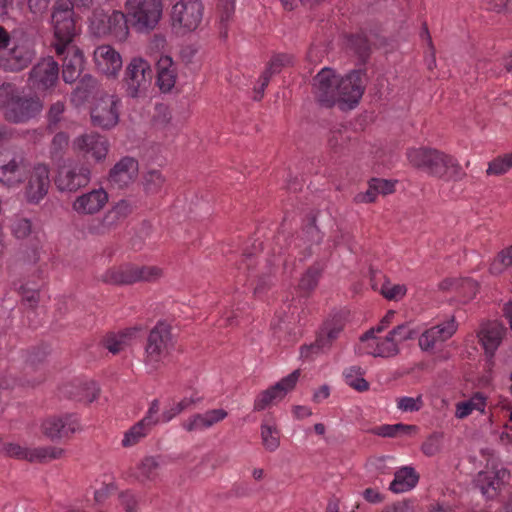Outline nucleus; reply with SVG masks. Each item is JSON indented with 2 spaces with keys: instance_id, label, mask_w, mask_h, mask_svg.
<instances>
[{
  "instance_id": "1",
  "label": "nucleus",
  "mask_w": 512,
  "mask_h": 512,
  "mask_svg": "<svg viewBox=\"0 0 512 512\" xmlns=\"http://www.w3.org/2000/svg\"><path fill=\"white\" fill-rule=\"evenodd\" d=\"M36 57L35 39L22 28L9 34L0 26V67L18 72L28 67Z\"/></svg>"
},
{
  "instance_id": "2",
  "label": "nucleus",
  "mask_w": 512,
  "mask_h": 512,
  "mask_svg": "<svg viewBox=\"0 0 512 512\" xmlns=\"http://www.w3.org/2000/svg\"><path fill=\"white\" fill-rule=\"evenodd\" d=\"M417 334V329L410 323L395 326L385 336H377L375 330H369L360 338L361 349L373 357L392 358L400 353L401 343L414 339Z\"/></svg>"
},
{
  "instance_id": "3",
  "label": "nucleus",
  "mask_w": 512,
  "mask_h": 512,
  "mask_svg": "<svg viewBox=\"0 0 512 512\" xmlns=\"http://www.w3.org/2000/svg\"><path fill=\"white\" fill-rule=\"evenodd\" d=\"M0 107L4 117L12 123H25L42 111L43 104L36 96H25L13 85L0 87Z\"/></svg>"
},
{
  "instance_id": "4",
  "label": "nucleus",
  "mask_w": 512,
  "mask_h": 512,
  "mask_svg": "<svg viewBox=\"0 0 512 512\" xmlns=\"http://www.w3.org/2000/svg\"><path fill=\"white\" fill-rule=\"evenodd\" d=\"M204 4L201 0H179L171 8L169 22L177 34L195 31L202 23Z\"/></svg>"
},
{
  "instance_id": "5",
  "label": "nucleus",
  "mask_w": 512,
  "mask_h": 512,
  "mask_svg": "<svg viewBox=\"0 0 512 512\" xmlns=\"http://www.w3.org/2000/svg\"><path fill=\"white\" fill-rule=\"evenodd\" d=\"M92 178L91 167L79 160H67L57 170L55 185L60 192L75 193L86 187Z\"/></svg>"
},
{
  "instance_id": "6",
  "label": "nucleus",
  "mask_w": 512,
  "mask_h": 512,
  "mask_svg": "<svg viewBox=\"0 0 512 512\" xmlns=\"http://www.w3.org/2000/svg\"><path fill=\"white\" fill-rule=\"evenodd\" d=\"M29 162L20 152L0 150V184L9 188L19 187L27 178Z\"/></svg>"
},
{
  "instance_id": "7",
  "label": "nucleus",
  "mask_w": 512,
  "mask_h": 512,
  "mask_svg": "<svg viewBox=\"0 0 512 512\" xmlns=\"http://www.w3.org/2000/svg\"><path fill=\"white\" fill-rule=\"evenodd\" d=\"M126 10L139 32H150L160 20V0H127Z\"/></svg>"
},
{
  "instance_id": "8",
  "label": "nucleus",
  "mask_w": 512,
  "mask_h": 512,
  "mask_svg": "<svg viewBox=\"0 0 512 512\" xmlns=\"http://www.w3.org/2000/svg\"><path fill=\"white\" fill-rule=\"evenodd\" d=\"M91 27L96 35H109L118 41L125 40L129 34L126 16L120 11H113L111 14L95 11L91 19Z\"/></svg>"
},
{
  "instance_id": "9",
  "label": "nucleus",
  "mask_w": 512,
  "mask_h": 512,
  "mask_svg": "<svg viewBox=\"0 0 512 512\" xmlns=\"http://www.w3.org/2000/svg\"><path fill=\"white\" fill-rule=\"evenodd\" d=\"M153 71L148 61L135 57L127 65L124 84L130 97H137L145 92L151 84Z\"/></svg>"
},
{
  "instance_id": "10",
  "label": "nucleus",
  "mask_w": 512,
  "mask_h": 512,
  "mask_svg": "<svg viewBox=\"0 0 512 512\" xmlns=\"http://www.w3.org/2000/svg\"><path fill=\"white\" fill-rule=\"evenodd\" d=\"M74 5L76 4L72 0H58L54 5L52 23L56 43L71 42L76 34V25L73 18Z\"/></svg>"
},
{
  "instance_id": "11",
  "label": "nucleus",
  "mask_w": 512,
  "mask_h": 512,
  "mask_svg": "<svg viewBox=\"0 0 512 512\" xmlns=\"http://www.w3.org/2000/svg\"><path fill=\"white\" fill-rule=\"evenodd\" d=\"M364 92V77L360 71H352L339 78L336 103L341 109H352L360 101Z\"/></svg>"
},
{
  "instance_id": "12",
  "label": "nucleus",
  "mask_w": 512,
  "mask_h": 512,
  "mask_svg": "<svg viewBox=\"0 0 512 512\" xmlns=\"http://www.w3.org/2000/svg\"><path fill=\"white\" fill-rule=\"evenodd\" d=\"M24 194L29 203H39L48 193L50 187V170L46 164L38 163L29 171L26 178Z\"/></svg>"
},
{
  "instance_id": "13",
  "label": "nucleus",
  "mask_w": 512,
  "mask_h": 512,
  "mask_svg": "<svg viewBox=\"0 0 512 512\" xmlns=\"http://www.w3.org/2000/svg\"><path fill=\"white\" fill-rule=\"evenodd\" d=\"M55 51L58 55H63L62 77L66 83L75 82L84 69V57L80 49L71 42L55 43Z\"/></svg>"
},
{
  "instance_id": "14",
  "label": "nucleus",
  "mask_w": 512,
  "mask_h": 512,
  "mask_svg": "<svg viewBox=\"0 0 512 512\" xmlns=\"http://www.w3.org/2000/svg\"><path fill=\"white\" fill-rule=\"evenodd\" d=\"M427 174L444 181H461L466 176L459 161L454 156L437 149Z\"/></svg>"
},
{
  "instance_id": "15",
  "label": "nucleus",
  "mask_w": 512,
  "mask_h": 512,
  "mask_svg": "<svg viewBox=\"0 0 512 512\" xmlns=\"http://www.w3.org/2000/svg\"><path fill=\"white\" fill-rule=\"evenodd\" d=\"M159 421V407L155 400L144 418L135 423L124 433L121 445L124 448L137 445L156 428Z\"/></svg>"
},
{
  "instance_id": "16",
  "label": "nucleus",
  "mask_w": 512,
  "mask_h": 512,
  "mask_svg": "<svg viewBox=\"0 0 512 512\" xmlns=\"http://www.w3.org/2000/svg\"><path fill=\"white\" fill-rule=\"evenodd\" d=\"M119 103L120 100L112 95L100 97L91 110L93 125L102 129L114 127L119 120Z\"/></svg>"
},
{
  "instance_id": "17",
  "label": "nucleus",
  "mask_w": 512,
  "mask_h": 512,
  "mask_svg": "<svg viewBox=\"0 0 512 512\" xmlns=\"http://www.w3.org/2000/svg\"><path fill=\"white\" fill-rule=\"evenodd\" d=\"M300 376V371L295 370L274 386L267 390L262 391L254 401V410L261 411L269 407L270 405L280 401L285 395L294 389Z\"/></svg>"
},
{
  "instance_id": "18",
  "label": "nucleus",
  "mask_w": 512,
  "mask_h": 512,
  "mask_svg": "<svg viewBox=\"0 0 512 512\" xmlns=\"http://www.w3.org/2000/svg\"><path fill=\"white\" fill-rule=\"evenodd\" d=\"M457 328L455 317L451 316L444 322L424 330L418 338L419 348L424 352L433 351L437 344L450 339Z\"/></svg>"
},
{
  "instance_id": "19",
  "label": "nucleus",
  "mask_w": 512,
  "mask_h": 512,
  "mask_svg": "<svg viewBox=\"0 0 512 512\" xmlns=\"http://www.w3.org/2000/svg\"><path fill=\"white\" fill-rule=\"evenodd\" d=\"M158 273L156 267L127 266L111 269L102 275V280L109 284H132L139 280H151Z\"/></svg>"
},
{
  "instance_id": "20",
  "label": "nucleus",
  "mask_w": 512,
  "mask_h": 512,
  "mask_svg": "<svg viewBox=\"0 0 512 512\" xmlns=\"http://www.w3.org/2000/svg\"><path fill=\"white\" fill-rule=\"evenodd\" d=\"M138 172V161L133 157L125 156L110 169L108 182L113 188L126 189L136 181Z\"/></svg>"
},
{
  "instance_id": "21",
  "label": "nucleus",
  "mask_w": 512,
  "mask_h": 512,
  "mask_svg": "<svg viewBox=\"0 0 512 512\" xmlns=\"http://www.w3.org/2000/svg\"><path fill=\"white\" fill-rule=\"evenodd\" d=\"M59 77L58 63L49 57L38 62L29 73L30 85L38 90L45 91L52 88Z\"/></svg>"
},
{
  "instance_id": "22",
  "label": "nucleus",
  "mask_w": 512,
  "mask_h": 512,
  "mask_svg": "<svg viewBox=\"0 0 512 512\" xmlns=\"http://www.w3.org/2000/svg\"><path fill=\"white\" fill-rule=\"evenodd\" d=\"M339 77L329 68H323L314 77L313 90L319 102L331 106L337 101V86Z\"/></svg>"
},
{
  "instance_id": "23",
  "label": "nucleus",
  "mask_w": 512,
  "mask_h": 512,
  "mask_svg": "<svg viewBox=\"0 0 512 512\" xmlns=\"http://www.w3.org/2000/svg\"><path fill=\"white\" fill-rule=\"evenodd\" d=\"M72 147L75 151L91 156L98 162L103 161L109 151L107 139L97 133H85L73 140Z\"/></svg>"
},
{
  "instance_id": "24",
  "label": "nucleus",
  "mask_w": 512,
  "mask_h": 512,
  "mask_svg": "<svg viewBox=\"0 0 512 512\" xmlns=\"http://www.w3.org/2000/svg\"><path fill=\"white\" fill-rule=\"evenodd\" d=\"M108 202V193L103 188L92 189L75 198L72 210L78 215H94L100 212Z\"/></svg>"
},
{
  "instance_id": "25",
  "label": "nucleus",
  "mask_w": 512,
  "mask_h": 512,
  "mask_svg": "<svg viewBox=\"0 0 512 512\" xmlns=\"http://www.w3.org/2000/svg\"><path fill=\"white\" fill-rule=\"evenodd\" d=\"M42 428L44 434L51 439L69 437L81 430L78 418L72 414L47 419Z\"/></svg>"
},
{
  "instance_id": "26",
  "label": "nucleus",
  "mask_w": 512,
  "mask_h": 512,
  "mask_svg": "<svg viewBox=\"0 0 512 512\" xmlns=\"http://www.w3.org/2000/svg\"><path fill=\"white\" fill-rule=\"evenodd\" d=\"M97 68L108 76H115L122 67L120 54L109 45H101L94 51Z\"/></svg>"
},
{
  "instance_id": "27",
  "label": "nucleus",
  "mask_w": 512,
  "mask_h": 512,
  "mask_svg": "<svg viewBox=\"0 0 512 512\" xmlns=\"http://www.w3.org/2000/svg\"><path fill=\"white\" fill-rule=\"evenodd\" d=\"M509 479V472L505 468H495L480 472L476 482L482 494L488 498L493 497L500 486Z\"/></svg>"
},
{
  "instance_id": "28",
  "label": "nucleus",
  "mask_w": 512,
  "mask_h": 512,
  "mask_svg": "<svg viewBox=\"0 0 512 512\" xmlns=\"http://www.w3.org/2000/svg\"><path fill=\"white\" fill-rule=\"evenodd\" d=\"M227 415L224 409H212L204 413H197L183 422V428L189 432L204 431L224 420Z\"/></svg>"
},
{
  "instance_id": "29",
  "label": "nucleus",
  "mask_w": 512,
  "mask_h": 512,
  "mask_svg": "<svg viewBox=\"0 0 512 512\" xmlns=\"http://www.w3.org/2000/svg\"><path fill=\"white\" fill-rule=\"evenodd\" d=\"M505 328L498 322H488L481 325L478 332L479 342L485 353L492 356L500 345Z\"/></svg>"
},
{
  "instance_id": "30",
  "label": "nucleus",
  "mask_w": 512,
  "mask_h": 512,
  "mask_svg": "<svg viewBox=\"0 0 512 512\" xmlns=\"http://www.w3.org/2000/svg\"><path fill=\"white\" fill-rule=\"evenodd\" d=\"M61 394L76 401L91 403L98 397L99 388L95 382L77 381L62 386Z\"/></svg>"
},
{
  "instance_id": "31",
  "label": "nucleus",
  "mask_w": 512,
  "mask_h": 512,
  "mask_svg": "<svg viewBox=\"0 0 512 512\" xmlns=\"http://www.w3.org/2000/svg\"><path fill=\"white\" fill-rule=\"evenodd\" d=\"M260 437L265 450L274 452L280 447V429L273 417H265L262 420Z\"/></svg>"
},
{
  "instance_id": "32",
  "label": "nucleus",
  "mask_w": 512,
  "mask_h": 512,
  "mask_svg": "<svg viewBox=\"0 0 512 512\" xmlns=\"http://www.w3.org/2000/svg\"><path fill=\"white\" fill-rule=\"evenodd\" d=\"M419 477L412 467H403L395 472L390 484V490L394 493H404L416 486Z\"/></svg>"
},
{
  "instance_id": "33",
  "label": "nucleus",
  "mask_w": 512,
  "mask_h": 512,
  "mask_svg": "<svg viewBox=\"0 0 512 512\" xmlns=\"http://www.w3.org/2000/svg\"><path fill=\"white\" fill-rule=\"evenodd\" d=\"M436 149L429 147H411L406 151L409 164L428 173Z\"/></svg>"
},
{
  "instance_id": "34",
  "label": "nucleus",
  "mask_w": 512,
  "mask_h": 512,
  "mask_svg": "<svg viewBox=\"0 0 512 512\" xmlns=\"http://www.w3.org/2000/svg\"><path fill=\"white\" fill-rule=\"evenodd\" d=\"M136 332L137 328H128L117 334L111 333L105 337L104 346L112 354H118L130 345Z\"/></svg>"
},
{
  "instance_id": "35",
  "label": "nucleus",
  "mask_w": 512,
  "mask_h": 512,
  "mask_svg": "<svg viewBox=\"0 0 512 512\" xmlns=\"http://www.w3.org/2000/svg\"><path fill=\"white\" fill-rule=\"evenodd\" d=\"M158 322L151 330L145 349V363L153 370H156L160 362V331Z\"/></svg>"
},
{
  "instance_id": "36",
  "label": "nucleus",
  "mask_w": 512,
  "mask_h": 512,
  "mask_svg": "<svg viewBox=\"0 0 512 512\" xmlns=\"http://www.w3.org/2000/svg\"><path fill=\"white\" fill-rule=\"evenodd\" d=\"M485 409L486 397L481 393H476L470 399L456 404L455 417L464 419L474 411L484 413Z\"/></svg>"
},
{
  "instance_id": "37",
  "label": "nucleus",
  "mask_w": 512,
  "mask_h": 512,
  "mask_svg": "<svg viewBox=\"0 0 512 512\" xmlns=\"http://www.w3.org/2000/svg\"><path fill=\"white\" fill-rule=\"evenodd\" d=\"M372 432L382 437L413 436L418 432V427L403 423L384 424L375 427Z\"/></svg>"
},
{
  "instance_id": "38",
  "label": "nucleus",
  "mask_w": 512,
  "mask_h": 512,
  "mask_svg": "<svg viewBox=\"0 0 512 512\" xmlns=\"http://www.w3.org/2000/svg\"><path fill=\"white\" fill-rule=\"evenodd\" d=\"M178 79V65L170 56L162 55V93L172 92Z\"/></svg>"
},
{
  "instance_id": "39",
  "label": "nucleus",
  "mask_w": 512,
  "mask_h": 512,
  "mask_svg": "<svg viewBox=\"0 0 512 512\" xmlns=\"http://www.w3.org/2000/svg\"><path fill=\"white\" fill-rule=\"evenodd\" d=\"M343 329L341 319H333L326 321L318 335L319 345L324 346L328 350L332 342L339 336Z\"/></svg>"
},
{
  "instance_id": "40",
  "label": "nucleus",
  "mask_w": 512,
  "mask_h": 512,
  "mask_svg": "<svg viewBox=\"0 0 512 512\" xmlns=\"http://www.w3.org/2000/svg\"><path fill=\"white\" fill-rule=\"evenodd\" d=\"M440 287L444 290H459L467 298H472L477 292V283L471 279H446L441 282Z\"/></svg>"
},
{
  "instance_id": "41",
  "label": "nucleus",
  "mask_w": 512,
  "mask_h": 512,
  "mask_svg": "<svg viewBox=\"0 0 512 512\" xmlns=\"http://www.w3.org/2000/svg\"><path fill=\"white\" fill-rule=\"evenodd\" d=\"M201 400V397L194 394L189 397H184L181 400L172 403V405L164 413H162V421L172 420L178 414L191 408L195 404L199 403Z\"/></svg>"
},
{
  "instance_id": "42",
  "label": "nucleus",
  "mask_w": 512,
  "mask_h": 512,
  "mask_svg": "<svg viewBox=\"0 0 512 512\" xmlns=\"http://www.w3.org/2000/svg\"><path fill=\"white\" fill-rule=\"evenodd\" d=\"M97 81L91 75H84L78 82L72 93V101L84 102L96 88Z\"/></svg>"
},
{
  "instance_id": "43",
  "label": "nucleus",
  "mask_w": 512,
  "mask_h": 512,
  "mask_svg": "<svg viewBox=\"0 0 512 512\" xmlns=\"http://www.w3.org/2000/svg\"><path fill=\"white\" fill-rule=\"evenodd\" d=\"M159 464L155 457H146L138 466L137 478L145 483L158 476Z\"/></svg>"
},
{
  "instance_id": "44",
  "label": "nucleus",
  "mask_w": 512,
  "mask_h": 512,
  "mask_svg": "<svg viewBox=\"0 0 512 512\" xmlns=\"http://www.w3.org/2000/svg\"><path fill=\"white\" fill-rule=\"evenodd\" d=\"M344 379L348 386L351 388L363 392L368 390L369 384L364 379L363 373L360 368L358 367H349L347 368L344 373Z\"/></svg>"
},
{
  "instance_id": "45",
  "label": "nucleus",
  "mask_w": 512,
  "mask_h": 512,
  "mask_svg": "<svg viewBox=\"0 0 512 512\" xmlns=\"http://www.w3.org/2000/svg\"><path fill=\"white\" fill-rule=\"evenodd\" d=\"M235 12V0H220L217 5V18L221 30H226Z\"/></svg>"
},
{
  "instance_id": "46",
  "label": "nucleus",
  "mask_w": 512,
  "mask_h": 512,
  "mask_svg": "<svg viewBox=\"0 0 512 512\" xmlns=\"http://www.w3.org/2000/svg\"><path fill=\"white\" fill-rule=\"evenodd\" d=\"M0 450L10 457L34 462L35 448L30 449L21 447L15 443H4L2 444Z\"/></svg>"
},
{
  "instance_id": "47",
  "label": "nucleus",
  "mask_w": 512,
  "mask_h": 512,
  "mask_svg": "<svg viewBox=\"0 0 512 512\" xmlns=\"http://www.w3.org/2000/svg\"><path fill=\"white\" fill-rule=\"evenodd\" d=\"M423 406L424 400L421 394L415 397L401 396L396 399V407L403 413L418 412Z\"/></svg>"
},
{
  "instance_id": "48",
  "label": "nucleus",
  "mask_w": 512,
  "mask_h": 512,
  "mask_svg": "<svg viewBox=\"0 0 512 512\" xmlns=\"http://www.w3.org/2000/svg\"><path fill=\"white\" fill-rule=\"evenodd\" d=\"M381 295L390 301H400L407 293V287L404 284L385 281L380 289Z\"/></svg>"
},
{
  "instance_id": "49",
  "label": "nucleus",
  "mask_w": 512,
  "mask_h": 512,
  "mask_svg": "<svg viewBox=\"0 0 512 512\" xmlns=\"http://www.w3.org/2000/svg\"><path fill=\"white\" fill-rule=\"evenodd\" d=\"M443 434L434 432L429 435L421 446L422 452L426 456H434L438 454L442 449Z\"/></svg>"
},
{
  "instance_id": "50",
  "label": "nucleus",
  "mask_w": 512,
  "mask_h": 512,
  "mask_svg": "<svg viewBox=\"0 0 512 512\" xmlns=\"http://www.w3.org/2000/svg\"><path fill=\"white\" fill-rule=\"evenodd\" d=\"M177 336L172 333L170 326L162 323V357H168L177 350Z\"/></svg>"
},
{
  "instance_id": "51",
  "label": "nucleus",
  "mask_w": 512,
  "mask_h": 512,
  "mask_svg": "<svg viewBox=\"0 0 512 512\" xmlns=\"http://www.w3.org/2000/svg\"><path fill=\"white\" fill-rule=\"evenodd\" d=\"M64 454L62 448L57 447H39L35 448L34 462H45L51 459L61 458Z\"/></svg>"
},
{
  "instance_id": "52",
  "label": "nucleus",
  "mask_w": 512,
  "mask_h": 512,
  "mask_svg": "<svg viewBox=\"0 0 512 512\" xmlns=\"http://www.w3.org/2000/svg\"><path fill=\"white\" fill-rule=\"evenodd\" d=\"M12 233L18 239L28 237L32 232V223L27 218H16L11 225Z\"/></svg>"
},
{
  "instance_id": "53",
  "label": "nucleus",
  "mask_w": 512,
  "mask_h": 512,
  "mask_svg": "<svg viewBox=\"0 0 512 512\" xmlns=\"http://www.w3.org/2000/svg\"><path fill=\"white\" fill-rule=\"evenodd\" d=\"M65 104L62 101L53 103L48 111L47 118L50 129H55L58 123L63 119Z\"/></svg>"
},
{
  "instance_id": "54",
  "label": "nucleus",
  "mask_w": 512,
  "mask_h": 512,
  "mask_svg": "<svg viewBox=\"0 0 512 512\" xmlns=\"http://www.w3.org/2000/svg\"><path fill=\"white\" fill-rule=\"evenodd\" d=\"M509 167L504 155L499 156L488 163L486 174L488 176H499L507 173Z\"/></svg>"
},
{
  "instance_id": "55",
  "label": "nucleus",
  "mask_w": 512,
  "mask_h": 512,
  "mask_svg": "<svg viewBox=\"0 0 512 512\" xmlns=\"http://www.w3.org/2000/svg\"><path fill=\"white\" fill-rule=\"evenodd\" d=\"M291 62L292 57L290 55L277 54L270 59L266 66V69L275 75L279 73L283 67L291 64Z\"/></svg>"
},
{
  "instance_id": "56",
  "label": "nucleus",
  "mask_w": 512,
  "mask_h": 512,
  "mask_svg": "<svg viewBox=\"0 0 512 512\" xmlns=\"http://www.w3.org/2000/svg\"><path fill=\"white\" fill-rule=\"evenodd\" d=\"M319 278L320 271L318 269H308L300 280V287L304 290H312L316 287Z\"/></svg>"
},
{
  "instance_id": "57",
  "label": "nucleus",
  "mask_w": 512,
  "mask_h": 512,
  "mask_svg": "<svg viewBox=\"0 0 512 512\" xmlns=\"http://www.w3.org/2000/svg\"><path fill=\"white\" fill-rule=\"evenodd\" d=\"M371 184L373 185V189L376 191V194L385 196L392 194L395 191V182L386 180V179H371Z\"/></svg>"
},
{
  "instance_id": "58",
  "label": "nucleus",
  "mask_w": 512,
  "mask_h": 512,
  "mask_svg": "<svg viewBox=\"0 0 512 512\" xmlns=\"http://www.w3.org/2000/svg\"><path fill=\"white\" fill-rule=\"evenodd\" d=\"M85 231L88 234L98 235V236L105 235L108 233V230H107L105 224L103 223L102 218H93V219L89 220L87 222V224L85 225Z\"/></svg>"
},
{
  "instance_id": "59",
  "label": "nucleus",
  "mask_w": 512,
  "mask_h": 512,
  "mask_svg": "<svg viewBox=\"0 0 512 512\" xmlns=\"http://www.w3.org/2000/svg\"><path fill=\"white\" fill-rule=\"evenodd\" d=\"M319 339L317 338L313 344L302 346L300 349V355L304 359H312L326 351V348L319 345Z\"/></svg>"
},
{
  "instance_id": "60",
  "label": "nucleus",
  "mask_w": 512,
  "mask_h": 512,
  "mask_svg": "<svg viewBox=\"0 0 512 512\" xmlns=\"http://www.w3.org/2000/svg\"><path fill=\"white\" fill-rule=\"evenodd\" d=\"M273 75L274 74H272L270 71H268L265 68V70L262 72L261 76L259 77L257 86H255V88H254L255 93H256L254 96V99L260 100L262 98L265 88L268 86L270 79Z\"/></svg>"
},
{
  "instance_id": "61",
  "label": "nucleus",
  "mask_w": 512,
  "mask_h": 512,
  "mask_svg": "<svg viewBox=\"0 0 512 512\" xmlns=\"http://www.w3.org/2000/svg\"><path fill=\"white\" fill-rule=\"evenodd\" d=\"M68 141H69V138H68L67 134H65L63 132L57 133L53 137V140L51 143L52 153H54V154L62 153V151L68 146Z\"/></svg>"
},
{
  "instance_id": "62",
  "label": "nucleus",
  "mask_w": 512,
  "mask_h": 512,
  "mask_svg": "<svg viewBox=\"0 0 512 512\" xmlns=\"http://www.w3.org/2000/svg\"><path fill=\"white\" fill-rule=\"evenodd\" d=\"M22 301L29 307L34 308L39 302V292L36 290H30L24 286L21 288Z\"/></svg>"
},
{
  "instance_id": "63",
  "label": "nucleus",
  "mask_w": 512,
  "mask_h": 512,
  "mask_svg": "<svg viewBox=\"0 0 512 512\" xmlns=\"http://www.w3.org/2000/svg\"><path fill=\"white\" fill-rule=\"evenodd\" d=\"M111 209L121 220H124L132 212V206L126 200H120Z\"/></svg>"
},
{
  "instance_id": "64",
  "label": "nucleus",
  "mask_w": 512,
  "mask_h": 512,
  "mask_svg": "<svg viewBox=\"0 0 512 512\" xmlns=\"http://www.w3.org/2000/svg\"><path fill=\"white\" fill-rule=\"evenodd\" d=\"M414 507L411 502L400 501L386 506L381 512H413Z\"/></svg>"
}]
</instances>
